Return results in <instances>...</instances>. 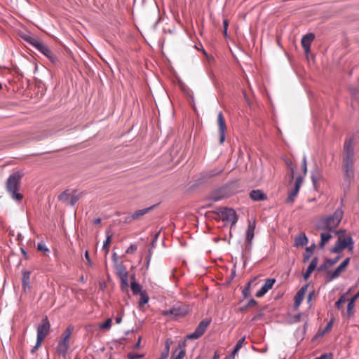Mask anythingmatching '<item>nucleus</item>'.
I'll return each instance as SVG.
<instances>
[{
	"mask_svg": "<svg viewBox=\"0 0 359 359\" xmlns=\"http://www.w3.org/2000/svg\"><path fill=\"white\" fill-rule=\"evenodd\" d=\"M149 301V297L148 295L144 292H142L140 293V305H142V304H145L148 302Z\"/></svg>",
	"mask_w": 359,
	"mask_h": 359,
	"instance_id": "obj_35",
	"label": "nucleus"
},
{
	"mask_svg": "<svg viewBox=\"0 0 359 359\" xmlns=\"http://www.w3.org/2000/svg\"><path fill=\"white\" fill-rule=\"evenodd\" d=\"M29 278H30V273L29 272L25 271L23 273V278H22V286L24 288L29 286Z\"/></svg>",
	"mask_w": 359,
	"mask_h": 359,
	"instance_id": "obj_33",
	"label": "nucleus"
},
{
	"mask_svg": "<svg viewBox=\"0 0 359 359\" xmlns=\"http://www.w3.org/2000/svg\"><path fill=\"white\" fill-rule=\"evenodd\" d=\"M228 26H229L228 20H224L223 21V28H224L223 33H224V35L225 37L228 36V34H227Z\"/></svg>",
	"mask_w": 359,
	"mask_h": 359,
	"instance_id": "obj_41",
	"label": "nucleus"
},
{
	"mask_svg": "<svg viewBox=\"0 0 359 359\" xmlns=\"http://www.w3.org/2000/svg\"><path fill=\"white\" fill-rule=\"evenodd\" d=\"M222 172H223V169L222 168H215V169H212L211 170L208 171L205 173V177H215V176H217L220 173H222Z\"/></svg>",
	"mask_w": 359,
	"mask_h": 359,
	"instance_id": "obj_31",
	"label": "nucleus"
},
{
	"mask_svg": "<svg viewBox=\"0 0 359 359\" xmlns=\"http://www.w3.org/2000/svg\"><path fill=\"white\" fill-rule=\"evenodd\" d=\"M113 260L115 262L116 264L117 263V258H116V253H114V255H113Z\"/></svg>",
	"mask_w": 359,
	"mask_h": 359,
	"instance_id": "obj_59",
	"label": "nucleus"
},
{
	"mask_svg": "<svg viewBox=\"0 0 359 359\" xmlns=\"http://www.w3.org/2000/svg\"><path fill=\"white\" fill-rule=\"evenodd\" d=\"M250 197L252 200L255 201H263L266 198L264 192L259 189L251 191L250 193Z\"/></svg>",
	"mask_w": 359,
	"mask_h": 359,
	"instance_id": "obj_23",
	"label": "nucleus"
},
{
	"mask_svg": "<svg viewBox=\"0 0 359 359\" xmlns=\"http://www.w3.org/2000/svg\"><path fill=\"white\" fill-rule=\"evenodd\" d=\"M355 302H354L353 300L350 299L348 303V305H347V307H346V315L348 318L353 316V315L354 313Z\"/></svg>",
	"mask_w": 359,
	"mask_h": 359,
	"instance_id": "obj_29",
	"label": "nucleus"
},
{
	"mask_svg": "<svg viewBox=\"0 0 359 359\" xmlns=\"http://www.w3.org/2000/svg\"><path fill=\"white\" fill-rule=\"evenodd\" d=\"M238 351H239L238 349H236V348H234V349H233V351H232V353H232L233 355H236V353L238 352Z\"/></svg>",
	"mask_w": 359,
	"mask_h": 359,
	"instance_id": "obj_58",
	"label": "nucleus"
},
{
	"mask_svg": "<svg viewBox=\"0 0 359 359\" xmlns=\"http://www.w3.org/2000/svg\"><path fill=\"white\" fill-rule=\"evenodd\" d=\"M313 294V292H310L308 296V301H311Z\"/></svg>",
	"mask_w": 359,
	"mask_h": 359,
	"instance_id": "obj_57",
	"label": "nucleus"
},
{
	"mask_svg": "<svg viewBox=\"0 0 359 359\" xmlns=\"http://www.w3.org/2000/svg\"><path fill=\"white\" fill-rule=\"evenodd\" d=\"M344 170V180L350 184L354 178V170L353 166L352 165H342Z\"/></svg>",
	"mask_w": 359,
	"mask_h": 359,
	"instance_id": "obj_18",
	"label": "nucleus"
},
{
	"mask_svg": "<svg viewBox=\"0 0 359 359\" xmlns=\"http://www.w3.org/2000/svg\"><path fill=\"white\" fill-rule=\"evenodd\" d=\"M302 183V177H297L294 188L292 189H291L288 194V197L287 198V202L293 203L294 198L296 197V196L297 195V194L299 191Z\"/></svg>",
	"mask_w": 359,
	"mask_h": 359,
	"instance_id": "obj_14",
	"label": "nucleus"
},
{
	"mask_svg": "<svg viewBox=\"0 0 359 359\" xmlns=\"http://www.w3.org/2000/svg\"><path fill=\"white\" fill-rule=\"evenodd\" d=\"M37 250H39L40 251H43V252L48 251V249L43 243H38Z\"/></svg>",
	"mask_w": 359,
	"mask_h": 359,
	"instance_id": "obj_42",
	"label": "nucleus"
},
{
	"mask_svg": "<svg viewBox=\"0 0 359 359\" xmlns=\"http://www.w3.org/2000/svg\"><path fill=\"white\" fill-rule=\"evenodd\" d=\"M156 205H154L151 207L135 211L130 217L126 219V222H130L131 220L140 219L142 216L149 212Z\"/></svg>",
	"mask_w": 359,
	"mask_h": 359,
	"instance_id": "obj_16",
	"label": "nucleus"
},
{
	"mask_svg": "<svg viewBox=\"0 0 359 359\" xmlns=\"http://www.w3.org/2000/svg\"><path fill=\"white\" fill-rule=\"evenodd\" d=\"M307 288H308V285H304L295 294L294 306L296 307L299 306V305L301 304V303L304 297L305 293L307 290Z\"/></svg>",
	"mask_w": 359,
	"mask_h": 359,
	"instance_id": "obj_20",
	"label": "nucleus"
},
{
	"mask_svg": "<svg viewBox=\"0 0 359 359\" xmlns=\"http://www.w3.org/2000/svg\"><path fill=\"white\" fill-rule=\"evenodd\" d=\"M121 280V287L122 290L127 289L128 287V277H124L120 278Z\"/></svg>",
	"mask_w": 359,
	"mask_h": 359,
	"instance_id": "obj_36",
	"label": "nucleus"
},
{
	"mask_svg": "<svg viewBox=\"0 0 359 359\" xmlns=\"http://www.w3.org/2000/svg\"><path fill=\"white\" fill-rule=\"evenodd\" d=\"M242 346H243V344L238 341V342H237V344H236V346H235V348H236V349L240 350V349H241V348L242 347Z\"/></svg>",
	"mask_w": 359,
	"mask_h": 359,
	"instance_id": "obj_54",
	"label": "nucleus"
},
{
	"mask_svg": "<svg viewBox=\"0 0 359 359\" xmlns=\"http://www.w3.org/2000/svg\"><path fill=\"white\" fill-rule=\"evenodd\" d=\"M74 330V327L70 325L69 326L62 334L61 339H63L64 340H69L70 339V336L72 333V331Z\"/></svg>",
	"mask_w": 359,
	"mask_h": 359,
	"instance_id": "obj_30",
	"label": "nucleus"
},
{
	"mask_svg": "<svg viewBox=\"0 0 359 359\" xmlns=\"http://www.w3.org/2000/svg\"><path fill=\"white\" fill-rule=\"evenodd\" d=\"M311 178H312V181L314 184L318 181L317 177L316 176H314L313 175H312Z\"/></svg>",
	"mask_w": 359,
	"mask_h": 359,
	"instance_id": "obj_56",
	"label": "nucleus"
},
{
	"mask_svg": "<svg viewBox=\"0 0 359 359\" xmlns=\"http://www.w3.org/2000/svg\"><path fill=\"white\" fill-rule=\"evenodd\" d=\"M69 348V341L64 340L61 339L58 342V344L56 348L57 353L62 356H65L67 351Z\"/></svg>",
	"mask_w": 359,
	"mask_h": 359,
	"instance_id": "obj_17",
	"label": "nucleus"
},
{
	"mask_svg": "<svg viewBox=\"0 0 359 359\" xmlns=\"http://www.w3.org/2000/svg\"><path fill=\"white\" fill-rule=\"evenodd\" d=\"M315 248H316L315 244H313L312 245L306 248L305 252L303 256V262L304 263L307 262L309 260V259L311 258V257L313 254V250Z\"/></svg>",
	"mask_w": 359,
	"mask_h": 359,
	"instance_id": "obj_26",
	"label": "nucleus"
},
{
	"mask_svg": "<svg viewBox=\"0 0 359 359\" xmlns=\"http://www.w3.org/2000/svg\"><path fill=\"white\" fill-rule=\"evenodd\" d=\"M318 263V258L317 257H313L304 274V280H307L309 278L311 273L316 269Z\"/></svg>",
	"mask_w": 359,
	"mask_h": 359,
	"instance_id": "obj_22",
	"label": "nucleus"
},
{
	"mask_svg": "<svg viewBox=\"0 0 359 359\" xmlns=\"http://www.w3.org/2000/svg\"><path fill=\"white\" fill-rule=\"evenodd\" d=\"M212 199H213V201H219V200H220V199H221V197H216V196H213V197H212Z\"/></svg>",
	"mask_w": 359,
	"mask_h": 359,
	"instance_id": "obj_61",
	"label": "nucleus"
},
{
	"mask_svg": "<svg viewBox=\"0 0 359 359\" xmlns=\"http://www.w3.org/2000/svg\"><path fill=\"white\" fill-rule=\"evenodd\" d=\"M115 321H116V323L117 324L121 323V321H122V316L121 315V316H117V317L115 318Z\"/></svg>",
	"mask_w": 359,
	"mask_h": 359,
	"instance_id": "obj_51",
	"label": "nucleus"
},
{
	"mask_svg": "<svg viewBox=\"0 0 359 359\" xmlns=\"http://www.w3.org/2000/svg\"><path fill=\"white\" fill-rule=\"evenodd\" d=\"M23 173L20 171H16L12 173L7 179L6 182V189L11 198L17 201L22 199L23 196L18 192L20 184Z\"/></svg>",
	"mask_w": 359,
	"mask_h": 359,
	"instance_id": "obj_3",
	"label": "nucleus"
},
{
	"mask_svg": "<svg viewBox=\"0 0 359 359\" xmlns=\"http://www.w3.org/2000/svg\"><path fill=\"white\" fill-rule=\"evenodd\" d=\"M100 222H101V219L100 218H97V219H95L93 220V223L95 224H99Z\"/></svg>",
	"mask_w": 359,
	"mask_h": 359,
	"instance_id": "obj_53",
	"label": "nucleus"
},
{
	"mask_svg": "<svg viewBox=\"0 0 359 359\" xmlns=\"http://www.w3.org/2000/svg\"><path fill=\"white\" fill-rule=\"evenodd\" d=\"M315 359H332V354H323Z\"/></svg>",
	"mask_w": 359,
	"mask_h": 359,
	"instance_id": "obj_43",
	"label": "nucleus"
},
{
	"mask_svg": "<svg viewBox=\"0 0 359 359\" xmlns=\"http://www.w3.org/2000/svg\"><path fill=\"white\" fill-rule=\"evenodd\" d=\"M132 283H131V290L134 294H140L142 292V286L135 281V276H132Z\"/></svg>",
	"mask_w": 359,
	"mask_h": 359,
	"instance_id": "obj_27",
	"label": "nucleus"
},
{
	"mask_svg": "<svg viewBox=\"0 0 359 359\" xmlns=\"http://www.w3.org/2000/svg\"><path fill=\"white\" fill-rule=\"evenodd\" d=\"M355 140L354 138L350 137L346 139L342 154V165L354 166L355 158Z\"/></svg>",
	"mask_w": 359,
	"mask_h": 359,
	"instance_id": "obj_4",
	"label": "nucleus"
},
{
	"mask_svg": "<svg viewBox=\"0 0 359 359\" xmlns=\"http://www.w3.org/2000/svg\"><path fill=\"white\" fill-rule=\"evenodd\" d=\"M111 236H108L106 241H104L103 244V250H106V252H108V247L111 242Z\"/></svg>",
	"mask_w": 359,
	"mask_h": 359,
	"instance_id": "obj_39",
	"label": "nucleus"
},
{
	"mask_svg": "<svg viewBox=\"0 0 359 359\" xmlns=\"http://www.w3.org/2000/svg\"><path fill=\"white\" fill-rule=\"evenodd\" d=\"M275 283L276 279L274 278L266 279L263 286L260 288L259 290L257 292L255 296L259 298L263 297L269 290L272 288Z\"/></svg>",
	"mask_w": 359,
	"mask_h": 359,
	"instance_id": "obj_15",
	"label": "nucleus"
},
{
	"mask_svg": "<svg viewBox=\"0 0 359 359\" xmlns=\"http://www.w3.org/2000/svg\"><path fill=\"white\" fill-rule=\"evenodd\" d=\"M217 124L219 127V143L222 144L225 140V133L226 130V126L224 117L222 111L219 112L217 115Z\"/></svg>",
	"mask_w": 359,
	"mask_h": 359,
	"instance_id": "obj_12",
	"label": "nucleus"
},
{
	"mask_svg": "<svg viewBox=\"0 0 359 359\" xmlns=\"http://www.w3.org/2000/svg\"><path fill=\"white\" fill-rule=\"evenodd\" d=\"M85 257L87 260V262L88 264V265L91 266L92 265V262L90 259V256H89V253H88V251H86L85 252Z\"/></svg>",
	"mask_w": 359,
	"mask_h": 359,
	"instance_id": "obj_46",
	"label": "nucleus"
},
{
	"mask_svg": "<svg viewBox=\"0 0 359 359\" xmlns=\"http://www.w3.org/2000/svg\"><path fill=\"white\" fill-rule=\"evenodd\" d=\"M257 304V302L255 299H250V300L248 302V304L245 306V307L254 306H255Z\"/></svg>",
	"mask_w": 359,
	"mask_h": 359,
	"instance_id": "obj_44",
	"label": "nucleus"
},
{
	"mask_svg": "<svg viewBox=\"0 0 359 359\" xmlns=\"http://www.w3.org/2000/svg\"><path fill=\"white\" fill-rule=\"evenodd\" d=\"M44 339L37 337L36 343L35 344V346L39 347Z\"/></svg>",
	"mask_w": 359,
	"mask_h": 359,
	"instance_id": "obj_47",
	"label": "nucleus"
},
{
	"mask_svg": "<svg viewBox=\"0 0 359 359\" xmlns=\"http://www.w3.org/2000/svg\"><path fill=\"white\" fill-rule=\"evenodd\" d=\"M235 355H233L232 353L229 356V359H235Z\"/></svg>",
	"mask_w": 359,
	"mask_h": 359,
	"instance_id": "obj_62",
	"label": "nucleus"
},
{
	"mask_svg": "<svg viewBox=\"0 0 359 359\" xmlns=\"http://www.w3.org/2000/svg\"><path fill=\"white\" fill-rule=\"evenodd\" d=\"M315 39V35L313 33H308L303 36L301 40L302 46L306 54H308L311 50V44Z\"/></svg>",
	"mask_w": 359,
	"mask_h": 359,
	"instance_id": "obj_13",
	"label": "nucleus"
},
{
	"mask_svg": "<svg viewBox=\"0 0 359 359\" xmlns=\"http://www.w3.org/2000/svg\"><path fill=\"white\" fill-rule=\"evenodd\" d=\"M185 347H186V342L185 341L179 343L178 348L180 349V351L177 353H176L177 351V350H176L172 353L171 359H183L184 358L185 355H186Z\"/></svg>",
	"mask_w": 359,
	"mask_h": 359,
	"instance_id": "obj_19",
	"label": "nucleus"
},
{
	"mask_svg": "<svg viewBox=\"0 0 359 359\" xmlns=\"http://www.w3.org/2000/svg\"><path fill=\"white\" fill-rule=\"evenodd\" d=\"M285 164L290 168V171H292V180L294 178V167L291 160L285 159Z\"/></svg>",
	"mask_w": 359,
	"mask_h": 359,
	"instance_id": "obj_34",
	"label": "nucleus"
},
{
	"mask_svg": "<svg viewBox=\"0 0 359 359\" xmlns=\"http://www.w3.org/2000/svg\"><path fill=\"white\" fill-rule=\"evenodd\" d=\"M343 215L342 209L338 208L332 215L323 217L316 222V230L321 231L320 241L318 244L320 248H323L333 238V236L345 232V230L342 229L336 230L342 219Z\"/></svg>",
	"mask_w": 359,
	"mask_h": 359,
	"instance_id": "obj_1",
	"label": "nucleus"
},
{
	"mask_svg": "<svg viewBox=\"0 0 359 359\" xmlns=\"http://www.w3.org/2000/svg\"><path fill=\"white\" fill-rule=\"evenodd\" d=\"M332 326V320H330L327 325H326L325 328V332H327L328 331L331 327Z\"/></svg>",
	"mask_w": 359,
	"mask_h": 359,
	"instance_id": "obj_48",
	"label": "nucleus"
},
{
	"mask_svg": "<svg viewBox=\"0 0 359 359\" xmlns=\"http://www.w3.org/2000/svg\"><path fill=\"white\" fill-rule=\"evenodd\" d=\"M25 40L47 57L52 63L55 64L57 62V56L44 43L31 36L26 38Z\"/></svg>",
	"mask_w": 359,
	"mask_h": 359,
	"instance_id": "obj_6",
	"label": "nucleus"
},
{
	"mask_svg": "<svg viewBox=\"0 0 359 359\" xmlns=\"http://www.w3.org/2000/svg\"><path fill=\"white\" fill-rule=\"evenodd\" d=\"M302 169L304 174H306L307 171L306 157H304L303 158Z\"/></svg>",
	"mask_w": 359,
	"mask_h": 359,
	"instance_id": "obj_45",
	"label": "nucleus"
},
{
	"mask_svg": "<svg viewBox=\"0 0 359 359\" xmlns=\"http://www.w3.org/2000/svg\"><path fill=\"white\" fill-rule=\"evenodd\" d=\"M149 260H150V256H149V257H147V266H148V265H149Z\"/></svg>",
	"mask_w": 359,
	"mask_h": 359,
	"instance_id": "obj_64",
	"label": "nucleus"
},
{
	"mask_svg": "<svg viewBox=\"0 0 359 359\" xmlns=\"http://www.w3.org/2000/svg\"><path fill=\"white\" fill-rule=\"evenodd\" d=\"M346 301V297L345 295H342L340 297V298L335 302V306L340 309L341 307V304Z\"/></svg>",
	"mask_w": 359,
	"mask_h": 359,
	"instance_id": "obj_37",
	"label": "nucleus"
},
{
	"mask_svg": "<svg viewBox=\"0 0 359 359\" xmlns=\"http://www.w3.org/2000/svg\"><path fill=\"white\" fill-rule=\"evenodd\" d=\"M255 224L250 223L246 231V241L250 243L254 238Z\"/></svg>",
	"mask_w": 359,
	"mask_h": 359,
	"instance_id": "obj_25",
	"label": "nucleus"
},
{
	"mask_svg": "<svg viewBox=\"0 0 359 359\" xmlns=\"http://www.w3.org/2000/svg\"><path fill=\"white\" fill-rule=\"evenodd\" d=\"M189 312L188 309L184 306H180L177 307H172V309L163 311L164 316H172L175 318H179L184 317Z\"/></svg>",
	"mask_w": 359,
	"mask_h": 359,
	"instance_id": "obj_10",
	"label": "nucleus"
},
{
	"mask_svg": "<svg viewBox=\"0 0 359 359\" xmlns=\"http://www.w3.org/2000/svg\"><path fill=\"white\" fill-rule=\"evenodd\" d=\"M137 249V245H130L126 250V252L127 254H132L135 252Z\"/></svg>",
	"mask_w": 359,
	"mask_h": 359,
	"instance_id": "obj_40",
	"label": "nucleus"
},
{
	"mask_svg": "<svg viewBox=\"0 0 359 359\" xmlns=\"http://www.w3.org/2000/svg\"><path fill=\"white\" fill-rule=\"evenodd\" d=\"M115 271L119 279L124 277H128V273L122 262L115 264Z\"/></svg>",
	"mask_w": 359,
	"mask_h": 359,
	"instance_id": "obj_21",
	"label": "nucleus"
},
{
	"mask_svg": "<svg viewBox=\"0 0 359 359\" xmlns=\"http://www.w3.org/2000/svg\"><path fill=\"white\" fill-rule=\"evenodd\" d=\"M112 320L111 318H107L106 321L100 325L99 327L100 330H108L111 327Z\"/></svg>",
	"mask_w": 359,
	"mask_h": 359,
	"instance_id": "obj_32",
	"label": "nucleus"
},
{
	"mask_svg": "<svg viewBox=\"0 0 359 359\" xmlns=\"http://www.w3.org/2000/svg\"><path fill=\"white\" fill-rule=\"evenodd\" d=\"M143 357V355L135 353H130L128 354V359H139Z\"/></svg>",
	"mask_w": 359,
	"mask_h": 359,
	"instance_id": "obj_38",
	"label": "nucleus"
},
{
	"mask_svg": "<svg viewBox=\"0 0 359 359\" xmlns=\"http://www.w3.org/2000/svg\"><path fill=\"white\" fill-rule=\"evenodd\" d=\"M79 198L80 195L76 194L74 191H69L66 190L58 196L59 201L72 206L74 205Z\"/></svg>",
	"mask_w": 359,
	"mask_h": 359,
	"instance_id": "obj_8",
	"label": "nucleus"
},
{
	"mask_svg": "<svg viewBox=\"0 0 359 359\" xmlns=\"http://www.w3.org/2000/svg\"><path fill=\"white\" fill-rule=\"evenodd\" d=\"M50 325L47 317L42 319L37 327V337L45 339L48 334Z\"/></svg>",
	"mask_w": 359,
	"mask_h": 359,
	"instance_id": "obj_11",
	"label": "nucleus"
},
{
	"mask_svg": "<svg viewBox=\"0 0 359 359\" xmlns=\"http://www.w3.org/2000/svg\"><path fill=\"white\" fill-rule=\"evenodd\" d=\"M245 339V337H242L240 340H238V342H240L241 344H243L244 341Z\"/></svg>",
	"mask_w": 359,
	"mask_h": 359,
	"instance_id": "obj_60",
	"label": "nucleus"
},
{
	"mask_svg": "<svg viewBox=\"0 0 359 359\" xmlns=\"http://www.w3.org/2000/svg\"><path fill=\"white\" fill-rule=\"evenodd\" d=\"M219 353L216 351L213 355V359H219Z\"/></svg>",
	"mask_w": 359,
	"mask_h": 359,
	"instance_id": "obj_55",
	"label": "nucleus"
},
{
	"mask_svg": "<svg viewBox=\"0 0 359 359\" xmlns=\"http://www.w3.org/2000/svg\"><path fill=\"white\" fill-rule=\"evenodd\" d=\"M141 343V337H139L137 342L134 345V348H139Z\"/></svg>",
	"mask_w": 359,
	"mask_h": 359,
	"instance_id": "obj_49",
	"label": "nucleus"
},
{
	"mask_svg": "<svg viewBox=\"0 0 359 359\" xmlns=\"http://www.w3.org/2000/svg\"><path fill=\"white\" fill-rule=\"evenodd\" d=\"M359 297V292L356 293L353 297L351 298V300H353L354 302L356 301V299Z\"/></svg>",
	"mask_w": 359,
	"mask_h": 359,
	"instance_id": "obj_52",
	"label": "nucleus"
},
{
	"mask_svg": "<svg viewBox=\"0 0 359 359\" xmlns=\"http://www.w3.org/2000/svg\"><path fill=\"white\" fill-rule=\"evenodd\" d=\"M217 213L223 221L231 222L232 224H235L237 222L236 213L232 208H219L217 210Z\"/></svg>",
	"mask_w": 359,
	"mask_h": 359,
	"instance_id": "obj_7",
	"label": "nucleus"
},
{
	"mask_svg": "<svg viewBox=\"0 0 359 359\" xmlns=\"http://www.w3.org/2000/svg\"><path fill=\"white\" fill-rule=\"evenodd\" d=\"M250 283H251V282H250V283H248V287H247L243 290V294H244L245 296L247 295L248 292H250V289H249V288H250Z\"/></svg>",
	"mask_w": 359,
	"mask_h": 359,
	"instance_id": "obj_50",
	"label": "nucleus"
},
{
	"mask_svg": "<svg viewBox=\"0 0 359 359\" xmlns=\"http://www.w3.org/2000/svg\"><path fill=\"white\" fill-rule=\"evenodd\" d=\"M341 257L337 256L334 259H327L323 264L318 268V271H325L327 281H332L338 278L346 269L350 262V258H346L334 271H330L329 269L337 264Z\"/></svg>",
	"mask_w": 359,
	"mask_h": 359,
	"instance_id": "obj_2",
	"label": "nucleus"
},
{
	"mask_svg": "<svg viewBox=\"0 0 359 359\" xmlns=\"http://www.w3.org/2000/svg\"><path fill=\"white\" fill-rule=\"evenodd\" d=\"M172 344V341L171 339H168L166 341H165V348H164V351L162 352L161 355V357L159 359H166L168 354H169V351H170V344Z\"/></svg>",
	"mask_w": 359,
	"mask_h": 359,
	"instance_id": "obj_28",
	"label": "nucleus"
},
{
	"mask_svg": "<svg viewBox=\"0 0 359 359\" xmlns=\"http://www.w3.org/2000/svg\"><path fill=\"white\" fill-rule=\"evenodd\" d=\"M38 348H39L38 347H36V346H34L33 347L32 350V353H34V351H35L36 349H38Z\"/></svg>",
	"mask_w": 359,
	"mask_h": 359,
	"instance_id": "obj_63",
	"label": "nucleus"
},
{
	"mask_svg": "<svg viewBox=\"0 0 359 359\" xmlns=\"http://www.w3.org/2000/svg\"><path fill=\"white\" fill-rule=\"evenodd\" d=\"M345 233L346 231L337 235L338 236V239L334 245L330 248V252L338 254L346 248H348L351 252L353 251L354 248L353 240L350 235H346Z\"/></svg>",
	"mask_w": 359,
	"mask_h": 359,
	"instance_id": "obj_5",
	"label": "nucleus"
},
{
	"mask_svg": "<svg viewBox=\"0 0 359 359\" xmlns=\"http://www.w3.org/2000/svg\"><path fill=\"white\" fill-rule=\"evenodd\" d=\"M210 323V320L204 319L203 320L199 325L196 328L195 331L193 333H191L186 336V339H196L201 337L207 330L208 325Z\"/></svg>",
	"mask_w": 359,
	"mask_h": 359,
	"instance_id": "obj_9",
	"label": "nucleus"
},
{
	"mask_svg": "<svg viewBox=\"0 0 359 359\" xmlns=\"http://www.w3.org/2000/svg\"><path fill=\"white\" fill-rule=\"evenodd\" d=\"M308 238L304 233H301L299 236L295 238L294 245L304 246L308 243Z\"/></svg>",
	"mask_w": 359,
	"mask_h": 359,
	"instance_id": "obj_24",
	"label": "nucleus"
}]
</instances>
